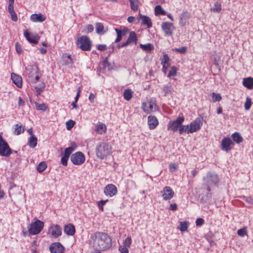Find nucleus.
Instances as JSON below:
<instances>
[{"mask_svg":"<svg viewBox=\"0 0 253 253\" xmlns=\"http://www.w3.org/2000/svg\"><path fill=\"white\" fill-rule=\"evenodd\" d=\"M49 250L51 253H63L65 248L60 243L54 242L50 244Z\"/></svg>","mask_w":253,"mask_h":253,"instance_id":"12","label":"nucleus"},{"mask_svg":"<svg viewBox=\"0 0 253 253\" xmlns=\"http://www.w3.org/2000/svg\"><path fill=\"white\" fill-rule=\"evenodd\" d=\"M211 97L212 98V101L213 102H215L216 101L219 102L222 99L221 96L219 93H216L213 92L211 94Z\"/></svg>","mask_w":253,"mask_h":253,"instance_id":"42","label":"nucleus"},{"mask_svg":"<svg viewBox=\"0 0 253 253\" xmlns=\"http://www.w3.org/2000/svg\"><path fill=\"white\" fill-rule=\"evenodd\" d=\"M71 161L75 165H81L85 161V157L81 152H77L71 156Z\"/></svg>","mask_w":253,"mask_h":253,"instance_id":"8","label":"nucleus"},{"mask_svg":"<svg viewBox=\"0 0 253 253\" xmlns=\"http://www.w3.org/2000/svg\"><path fill=\"white\" fill-rule=\"evenodd\" d=\"M231 137L233 140L237 144L241 143L243 140L241 134L237 132L233 133L231 135Z\"/></svg>","mask_w":253,"mask_h":253,"instance_id":"26","label":"nucleus"},{"mask_svg":"<svg viewBox=\"0 0 253 253\" xmlns=\"http://www.w3.org/2000/svg\"><path fill=\"white\" fill-rule=\"evenodd\" d=\"M204 220L203 218H199L196 219V224L197 226H201L203 224Z\"/></svg>","mask_w":253,"mask_h":253,"instance_id":"60","label":"nucleus"},{"mask_svg":"<svg viewBox=\"0 0 253 253\" xmlns=\"http://www.w3.org/2000/svg\"><path fill=\"white\" fill-rule=\"evenodd\" d=\"M157 105L155 101L148 99L141 104V109L146 114H151L156 112Z\"/></svg>","mask_w":253,"mask_h":253,"instance_id":"5","label":"nucleus"},{"mask_svg":"<svg viewBox=\"0 0 253 253\" xmlns=\"http://www.w3.org/2000/svg\"><path fill=\"white\" fill-rule=\"evenodd\" d=\"M96 32L98 34H104V26L102 23H97L95 24Z\"/></svg>","mask_w":253,"mask_h":253,"instance_id":"33","label":"nucleus"},{"mask_svg":"<svg viewBox=\"0 0 253 253\" xmlns=\"http://www.w3.org/2000/svg\"><path fill=\"white\" fill-rule=\"evenodd\" d=\"M97 49L100 51H104L107 49V46L106 44H98Z\"/></svg>","mask_w":253,"mask_h":253,"instance_id":"57","label":"nucleus"},{"mask_svg":"<svg viewBox=\"0 0 253 253\" xmlns=\"http://www.w3.org/2000/svg\"><path fill=\"white\" fill-rule=\"evenodd\" d=\"M115 32H116L117 33V38L115 41V42L116 43H117V42H120L122 39V37L123 36H124L121 33V31L120 29H117V28H115L114 29Z\"/></svg>","mask_w":253,"mask_h":253,"instance_id":"44","label":"nucleus"},{"mask_svg":"<svg viewBox=\"0 0 253 253\" xmlns=\"http://www.w3.org/2000/svg\"><path fill=\"white\" fill-rule=\"evenodd\" d=\"M161 64L163 65V71L166 74L168 68L170 66L169 58L167 54L164 53L163 58L161 60Z\"/></svg>","mask_w":253,"mask_h":253,"instance_id":"19","label":"nucleus"},{"mask_svg":"<svg viewBox=\"0 0 253 253\" xmlns=\"http://www.w3.org/2000/svg\"><path fill=\"white\" fill-rule=\"evenodd\" d=\"M89 243L94 250L105 251L112 246V240L107 233L96 231L91 235Z\"/></svg>","mask_w":253,"mask_h":253,"instance_id":"1","label":"nucleus"},{"mask_svg":"<svg viewBox=\"0 0 253 253\" xmlns=\"http://www.w3.org/2000/svg\"><path fill=\"white\" fill-rule=\"evenodd\" d=\"M184 121V117L179 115L175 121H170L168 124V130L176 131L179 128L180 126L182 124Z\"/></svg>","mask_w":253,"mask_h":253,"instance_id":"7","label":"nucleus"},{"mask_svg":"<svg viewBox=\"0 0 253 253\" xmlns=\"http://www.w3.org/2000/svg\"><path fill=\"white\" fill-rule=\"evenodd\" d=\"M159 125V121L157 117L153 115L148 117V125L150 129H155Z\"/></svg>","mask_w":253,"mask_h":253,"instance_id":"18","label":"nucleus"},{"mask_svg":"<svg viewBox=\"0 0 253 253\" xmlns=\"http://www.w3.org/2000/svg\"><path fill=\"white\" fill-rule=\"evenodd\" d=\"M16 51L18 54L21 53L22 52V49L20 45L18 44V43H16L15 45Z\"/></svg>","mask_w":253,"mask_h":253,"instance_id":"63","label":"nucleus"},{"mask_svg":"<svg viewBox=\"0 0 253 253\" xmlns=\"http://www.w3.org/2000/svg\"><path fill=\"white\" fill-rule=\"evenodd\" d=\"M204 180L206 181L208 184H216L218 181L217 175L211 172H209L206 176L204 177Z\"/></svg>","mask_w":253,"mask_h":253,"instance_id":"14","label":"nucleus"},{"mask_svg":"<svg viewBox=\"0 0 253 253\" xmlns=\"http://www.w3.org/2000/svg\"><path fill=\"white\" fill-rule=\"evenodd\" d=\"M97 157L100 160L106 159L112 153V147L108 143L101 142L98 145L95 149Z\"/></svg>","mask_w":253,"mask_h":253,"instance_id":"2","label":"nucleus"},{"mask_svg":"<svg viewBox=\"0 0 253 253\" xmlns=\"http://www.w3.org/2000/svg\"><path fill=\"white\" fill-rule=\"evenodd\" d=\"M140 47L141 49L146 52H150L153 49V45L151 43H147L146 44H140Z\"/></svg>","mask_w":253,"mask_h":253,"instance_id":"34","label":"nucleus"},{"mask_svg":"<svg viewBox=\"0 0 253 253\" xmlns=\"http://www.w3.org/2000/svg\"><path fill=\"white\" fill-rule=\"evenodd\" d=\"M28 144L31 148H35L37 144V138L35 136H30Z\"/></svg>","mask_w":253,"mask_h":253,"instance_id":"32","label":"nucleus"},{"mask_svg":"<svg viewBox=\"0 0 253 253\" xmlns=\"http://www.w3.org/2000/svg\"><path fill=\"white\" fill-rule=\"evenodd\" d=\"M24 127H22L21 125L16 124L15 126L14 133L16 135H19L20 134L24 132Z\"/></svg>","mask_w":253,"mask_h":253,"instance_id":"37","label":"nucleus"},{"mask_svg":"<svg viewBox=\"0 0 253 253\" xmlns=\"http://www.w3.org/2000/svg\"><path fill=\"white\" fill-rule=\"evenodd\" d=\"M128 248L123 245L119 247V250L121 253H128Z\"/></svg>","mask_w":253,"mask_h":253,"instance_id":"55","label":"nucleus"},{"mask_svg":"<svg viewBox=\"0 0 253 253\" xmlns=\"http://www.w3.org/2000/svg\"><path fill=\"white\" fill-rule=\"evenodd\" d=\"M44 227L43 222L37 219L34 222L31 223L28 229V232L30 235H37L39 234Z\"/></svg>","mask_w":253,"mask_h":253,"instance_id":"4","label":"nucleus"},{"mask_svg":"<svg viewBox=\"0 0 253 253\" xmlns=\"http://www.w3.org/2000/svg\"><path fill=\"white\" fill-rule=\"evenodd\" d=\"M24 35L26 40L31 43L37 44L40 39V37L38 34L31 35L27 30L24 31Z\"/></svg>","mask_w":253,"mask_h":253,"instance_id":"17","label":"nucleus"},{"mask_svg":"<svg viewBox=\"0 0 253 253\" xmlns=\"http://www.w3.org/2000/svg\"><path fill=\"white\" fill-rule=\"evenodd\" d=\"M248 233L247 229L246 227H244L241 229H239L237 231L238 235L240 237H244L245 235H247Z\"/></svg>","mask_w":253,"mask_h":253,"instance_id":"46","label":"nucleus"},{"mask_svg":"<svg viewBox=\"0 0 253 253\" xmlns=\"http://www.w3.org/2000/svg\"><path fill=\"white\" fill-rule=\"evenodd\" d=\"M36 108L37 110H42V111H45L47 109V106L44 103L39 104L38 103H35Z\"/></svg>","mask_w":253,"mask_h":253,"instance_id":"47","label":"nucleus"},{"mask_svg":"<svg viewBox=\"0 0 253 253\" xmlns=\"http://www.w3.org/2000/svg\"><path fill=\"white\" fill-rule=\"evenodd\" d=\"M46 19L45 16L42 13H34L31 15L30 19L33 22H42Z\"/></svg>","mask_w":253,"mask_h":253,"instance_id":"21","label":"nucleus"},{"mask_svg":"<svg viewBox=\"0 0 253 253\" xmlns=\"http://www.w3.org/2000/svg\"><path fill=\"white\" fill-rule=\"evenodd\" d=\"M75 122L72 120H69L66 123V126L67 130H70L75 125Z\"/></svg>","mask_w":253,"mask_h":253,"instance_id":"51","label":"nucleus"},{"mask_svg":"<svg viewBox=\"0 0 253 253\" xmlns=\"http://www.w3.org/2000/svg\"><path fill=\"white\" fill-rule=\"evenodd\" d=\"M132 240L130 237H127L123 242V246L129 248L131 244Z\"/></svg>","mask_w":253,"mask_h":253,"instance_id":"52","label":"nucleus"},{"mask_svg":"<svg viewBox=\"0 0 253 253\" xmlns=\"http://www.w3.org/2000/svg\"><path fill=\"white\" fill-rule=\"evenodd\" d=\"M130 4V7L131 9L134 11H136L139 5H140V2L139 0H128Z\"/></svg>","mask_w":253,"mask_h":253,"instance_id":"27","label":"nucleus"},{"mask_svg":"<svg viewBox=\"0 0 253 253\" xmlns=\"http://www.w3.org/2000/svg\"><path fill=\"white\" fill-rule=\"evenodd\" d=\"M11 79L13 84L18 88L22 87V77L15 73H12L11 75Z\"/></svg>","mask_w":253,"mask_h":253,"instance_id":"20","label":"nucleus"},{"mask_svg":"<svg viewBox=\"0 0 253 253\" xmlns=\"http://www.w3.org/2000/svg\"><path fill=\"white\" fill-rule=\"evenodd\" d=\"M108 201V200H100L99 201H98L97 202V206H98V208L100 210H101V211H104V206L106 204V203Z\"/></svg>","mask_w":253,"mask_h":253,"instance_id":"48","label":"nucleus"},{"mask_svg":"<svg viewBox=\"0 0 253 253\" xmlns=\"http://www.w3.org/2000/svg\"><path fill=\"white\" fill-rule=\"evenodd\" d=\"M243 85L249 89L253 88V78L248 77L244 78L243 80Z\"/></svg>","mask_w":253,"mask_h":253,"instance_id":"23","label":"nucleus"},{"mask_svg":"<svg viewBox=\"0 0 253 253\" xmlns=\"http://www.w3.org/2000/svg\"><path fill=\"white\" fill-rule=\"evenodd\" d=\"M64 231L68 235H73L75 233V228L72 224L65 225Z\"/></svg>","mask_w":253,"mask_h":253,"instance_id":"24","label":"nucleus"},{"mask_svg":"<svg viewBox=\"0 0 253 253\" xmlns=\"http://www.w3.org/2000/svg\"><path fill=\"white\" fill-rule=\"evenodd\" d=\"M137 38L136 33L133 31L129 32V37L127 39L126 42L128 44H130L132 43H134L135 44H136Z\"/></svg>","mask_w":253,"mask_h":253,"instance_id":"25","label":"nucleus"},{"mask_svg":"<svg viewBox=\"0 0 253 253\" xmlns=\"http://www.w3.org/2000/svg\"><path fill=\"white\" fill-rule=\"evenodd\" d=\"M221 10V5L220 3L217 2L214 5V7L211 9V11L216 12L219 13Z\"/></svg>","mask_w":253,"mask_h":253,"instance_id":"43","label":"nucleus"},{"mask_svg":"<svg viewBox=\"0 0 253 253\" xmlns=\"http://www.w3.org/2000/svg\"><path fill=\"white\" fill-rule=\"evenodd\" d=\"M121 34L124 36H126L129 30L127 28L124 27L122 29H120Z\"/></svg>","mask_w":253,"mask_h":253,"instance_id":"61","label":"nucleus"},{"mask_svg":"<svg viewBox=\"0 0 253 253\" xmlns=\"http://www.w3.org/2000/svg\"><path fill=\"white\" fill-rule=\"evenodd\" d=\"M155 13L156 15H165L166 14V12L164 11L162 6L160 5H158L155 7Z\"/></svg>","mask_w":253,"mask_h":253,"instance_id":"36","label":"nucleus"},{"mask_svg":"<svg viewBox=\"0 0 253 253\" xmlns=\"http://www.w3.org/2000/svg\"><path fill=\"white\" fill-rule=\"evenodd\" d=\"M176 74L177 68L176 67L173 66L171 68V69L168 75V77L170 78L171 77H174L176 76Z\"/></svg>","mask_w":253,"mask_h":253,"instance_id":"49","label":"nucleus"},{"mask_svg":"<svg viewBox=\"0 0 253 253\" xmlns=\"http://www.w3.org/2000/svg\"><path fill=\"white\" fill-rule=\"evenodd\" d=\"M12 152L13 150L0 134V155L3 157H8Z\"/></svg>","mask_w":253,"mask_h":253,"instance_id":"6","label":"nucleus"},{"mask_svg":"<svg viewBox=\"0 0 253 253\" xmlns=\"http://www.w3.org/2000/svg\"><path fill=\"white\" fill-rule=\"evenodd\" d=\"M8 11L10 14L11 20L14 22L17 21L18 19L17 16L14 11V8H8Z\"/></svg>","mask_w":253,"mask_h":253,"instance_id":"40","label":"nucleus"},{"mask_svg":"<svg viewBox=\"0 0 253 253\" xmlns=\"http://www.w3.org/2000/svg\"><path fill=\"white\" fill-rule=\"evenodd\" d=\"M162 196L164 200H169L174 195V192L170 186L165 187L161 191Z\"/></svg>","mask_w":253,"mask_h":253,"instance_id":"13","label":"nucleus"},{"mask_svg":"<svg viewBox=\"0 0 253 253\" xmlns=\"http://www.w3.org/2000/svg\"><path fill=\"white\" fill-rule=\"evenodd\" d=\"M233 144V142L229 137H225L221 141V149L228 152L231 149V145Z\"/></svg>","mask_w":253,"mask_h":253,"instance_id":"15","label":"nucleus"},{"mask_svg":"<svg viewBox=\"0 0 253 253\" xmlns=\"http://www.w3.org/2000/svg\"><path fill=\"white\" fill-rule=\"evenodd\" d=\"M76 46L83 51H88L91 49L92 42L90 38L85 35L81 36L76 39Z\"/></svg>","mask_w":253,"mask_h":253,"instance_id":"3","label":"nucleus"},{"mask_svg":"<svg viewBox=\"0 0 253 253\" xmlns=\"http://www.w3.org/2000/svg\"><path fill=\"white\" fill-rule=\"evenodd\" d=\"M189 129L188 125H181L178 128V131L179 134H182L183 132H187L188 133V131Z\"/></svg>","mask_w":253,"mask_h":253,"instance_id":"45","label":"nucleus"},{"mask_svg":"<svg viewBox=\"0 0 253 253\" xmlns=\"http://www.w3.org/2000/svg\"><path fill=\"white\" fill-rule=\"evenodd\" d=\"M177 167L174 163H171L169 166V169L170 171L173 172L176 169Z\"/></svg>","mask_w":253,"mask_h":253,"instance_id":"59","label":"nucleus"},{"mask_svg":"<svg viewBox=\"0 0 253 253\" xmlns=\"http://www.w3.org/2000/svg\"><path fill=\"white\" fill-rule=\"evenodd\" d=\"M177 206L176 203H173V204H170L169 206V210L172 211H176L177 210Z\"/></svg>","mask_w":253,"mask_h":253,"instance_id":"62","label":"nucleus"},{"mask_svg":"<svg viewBox=\"0 0 253 253\" xmlns=\"http://www.w3.org/2000/svg\"><path fill=\"white\" fill-rule=\"evenodd\" d=\"M47 168V165L45 162H41L37 167V170L39 172H42Z\"/></svg>","mask_w":253,"mask_h":253,"instance_id":"41","label":"nucleus"},{"mask_svg":"<svg viewBox=\"0 0 253 253\" xmlns=\"http://www.w3.org/2000/svg\"><path fill=\"white\" fill-rule=\"evenodd\" d=\"M202 122L200 118L192 121L189 126L188 133H192L199 130L202 126Z\"/></svg>","mask_w":253,"mask_h":253,"instance_id":"10","label":"nucleus"},{"mask_svg":"<svg viewBox=\"0 0 253 253\" xmlns=\"http://www.w3.org/2000/svg\"><path fill=\"white\" fill-rule=\"evenodd\" d=\"M117 187L113 184H108L105 186L104 193L106 196L112 197L117 194Z\"/></svg>","mask_w":253,"mask_h":253,"instance_id":"11","label":"nucleus"},{"mask_svg":"<svg viewBox=\"0 0 253 253\" xmlns=\"http://www.w3.org/2000/svg\"><path fill=\"white\" fill-rule=\"evenodd\" d=\"M173 50L177 52L184 54L187 51V47L186 46H182L180 48H175Z\"/></svg>","mask_w":253,"mask_h":253,"instance_id":"53","label":"nucleus"},{"mask_svg":"<svg viewBox=\"0 0 253 253\" xmlns=\"http://www.w3.org/2000/svg\"><path fill=\"white\" fill-rule=\"evenodd\" d=\"M252 104L251 99L250 97H247L244 105L245 110H249L251 107Z\"/></svg>","mask_w":253,"mask_h":253,"instance_id":"50","label":"nucleus"},{"mask_svg":"<svg viewBox=\"0 0 253 253\" xmlns=\"http://www.w3.org/2000/svg\"><path fill=\"white\" fill-rule=\"evenodd\" d=\"M132 93L133 92L131 89L128 88L125 89L123 93L124 98L126 101H129L132 97Z\"/></svg>","mask_w":253,"mask_h":253,"instance_id":"30","label":"nucleus"},{"mask_svg":"<svg viewBox=\"0 0 253 253\" xmlns=\"http://www.w3.org/2000/svg\"><path fill=\"white\" fill-rule=\"evenodd\" d=\"M162 28L165 34L168 36L172 35L174 29L173 24L171 23L168 22L162 23Z\"/></svg>","mask_w":253,"mask_h":253,"instance_id":"16","label":"nucleus"},{"mask_svg":"<svg viewBox=\"0 0 253 253\" xmlns=\"http://www.w3.org/2000/svg\"><path fill=\"white\" fill-rule=\"evenodd\" d=\"M48 233L51 237L58 238L62 234L61 228L57 224H52L49 227Z\"/></svg>","mask_w":253,"mask_h":253,"instance_id":"9","label":"nucleus"},{"mask_svg":"<svg viewBox=\"0 0 253 253\" xmlns=\"http://www.w3.org/2000/svg\"><path fill=\"white\" fill-rule=\"evenodd\" d=\"M95 98V95L93 93H91L89 94V96L88 97V99L90 101V102L91 103H93L94 102Z\"/></svg>","mask_w":253,"mask_h":253,"instance_id":"64","label":"nucleus"},{"mask_svg":"<svg viewBox=\"0 0 253 253\" xmlns=\"http://www.w3.org/2000/svg\"><path fill=\"white\" fill-rule=\"evenodd\" d=\"M172 86L169 84L164 86L163 91L164 93V95L167 96L171 92Z\"/></svg>","mask_w":253,"mask_h":253,"instance_id":"38","label":"nucleus"},{"mask_svg":"<svg viewBox=\"0 0 253 253\" xmlns=\"http://www.w3.org/2000/svg\"><path fill=\"white\" fill-rule=\"evenodd\" d=\"M138 16H139V18L141 20L142 24L146 25L148 28H150L152 26V23L150 18L146 15H142L140 13L138 14Z\"/></svg>","mask_w":253,"mask_h":253,"instance_id":"22","label":"nucleus"},{"mask_svg":"<svg viewBox=\"0 0 253 253\" xmlns=\"http://www.w3.org/2000/svg\"><path fill=\"white\" fill-rule=\"evenodd\" d=\"M63 58L64 59L62 63L63 65H67L68 64L72 65L74 64V61L70 55L65 54L63 55Z\"/></svg>","mask_w":253,"mask_h":253,"instance_id":"29","label":"nucleus"},{"mask_svg":"<svg viewBox=\"0 0 253 253\" xmlns=\"http://www.w3.org/2000/svg\"><path fill=\"white\" fill-rule=\"evenodd\" d=\"M76 148V144L73 143L71 147H69L65 149L64 155L69 158L71 153L74 151Z\"/></svg>","mask_w":253,"mask_h":253,"instance_id":"31","label":"nucleus"},{"mask_svg":"<svg viewBox=\"0 0 253 253\" xmlns=\"http://www.w3.org/2000/svg\"><path fill=\"white\" fill-rule=\"evenodd\" d=\"M244 200L247 203L253 205V198L251 197H244Z\"/></svg>","mask_w":253,"mask_h":253,"instance_id":"58","label":"nucleus"},{"mask_svg":"<svg viewBox=\"0 0 253 253\" xmlns=\"http://www.w3.org/2000/svg\"><path fill=\"white\" fill-rule=\"evenodd\" d=\"M33 69L35 70V76H33L32 74H29V76L31 77L32 80L33 81L34 83H35L40 79L39 69L38 66L36 65Z\"/></svg>","mask_w":253,"mask_h":253,"instance_id":"28","label":"nucleus"},{"mask_svg":"<svg viewBox=\"0 0 253 253\" xmlns=\"http://www.w3.org/2000/svg\"><path fill=\"white\" fill-rule=\"evenodd\" d=\"M69 160V157L63 155L61 159V163L64 166H67V162Z\"/></svg>","mask_w":253,"mask_h":253,"instance_id":"56","label":"nucleus"},{"mask_svg":"<svg viewBox=\"0 0 253 253\" xmlns=\"http://www.w3.org/2000/svg\"><path fill=\"white\" fill-rule=\"evenodd\" d=\"M221 58L220 56L219 55L215 54L214 56L213 57V63L214 64L217 66L219 65V63L220 61Z\"/></svg>","mask_w":253,"mask_h":253,"instance_id":"54","label":"nucleus"},{"mask_svg":"<svg viewBox=\"0 0 253 253\" xmlns=\"http://www.w3.org/2000/svg\"><path fill=\"white\" fill-rule=\"evenodd\" d=\"M188 227V222L186 221L180 222V226L178 227L179 229L181 232H184L187 230Z\"/></svg>","mask_w":253,"mask_h":253,"instance_id":"39","label":"nucleus"},{"mask_svg":"<svg viewBox=\"0 0 253 253\" xmlns=\"http://www.w3.org/2000/svg\"><path fill=\"white\" fill-rule=\"evenodd\" d=\"M106 130V126L103 123L99 124L96 127V131L100 134L105 132Z\"/></svg>","mask_w":253,"mask_h":253,"instance_id":"35","label":"nucleus"}]
</instances>
